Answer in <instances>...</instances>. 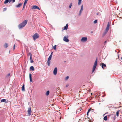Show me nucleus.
I'll list each match as a JSON object with an SVG mask.
<instances>
[{"mask_svg":"<svg viewBox=\"0 0 122 122\" xmlns=\"http://www.w3.org/2000/svg\"><path fill=\"white\" fill-rule=\"evenodd\" d=\"M97 57L95 61V62L94 65H93V66L92 69V72L93 73L96 67V66L97 64Z\"/></svg>","mask_w":122,"mask_h":122,"instance_id":"2","label":"nucleus"},{"mask_svg":"<svg viewBox=\"0 0 122 122\" xmlns=\"http://www.w3.org/2000/svg\"><path fill=\"white\" fill-rule=\"evenodd\" d=\"M52 54H53V52H52L51 54V55H50V56L49 57L48 59V60L50 61L51 60L52 56Z\"/></svg>","mask_w":122,"mask_h":122,"instance_id":"12","label":"nucleus"},{"mask_svg":"<svg viewBox=\"0 0 122 122\" xmlns=\"http://www.w3.org/2000/svg\"><path fill=\"white\" fill-rule=\"evenodd\" d=\"M103 68V69H105L104 67H106V65L103 63H102V66H101Z\"/></svg>","mask_w":122,"mask_h":122,"instance_id":"14","label":"nucleus"},{"mask_svg":"<svg viewBox=\"0 0 122 122\" xmlns=\"http://www.w3.org/2000/svg\"><path fill=\"white\" fill-rule=\"evenodd\" d=\"M119 110H118L116 112V115L117 117H118L119 116Z\"/></svg>","mask_w":122,"mask_h":122,"instance_id":"26","label":"nucleus"},{"mask_svg":"<svg viewBox=\"0 0 122 122\" xmlns=\"http://www.w3.org/2000/svg\"><path fill=\"white\" fill-rule=\"evenodd\" d=\"M27 2L26 1H25L24 3V5H23V7L24 8V7H25V5L26 4Z\"/></svg>","mask_w":122,"mask_h":122,"instance_id":"28","label":"nucleus"},{"mask_svg":"<svg viewBox=\"0 0 122 122\" xmlns=\"http://www.w3.org/2000/svg\"><path fill=\"white\" fill-rule=\"evenodd\" d=\"M68 86H69V85L67 84L66 85V87H68Z\"/></svg>","mask_w":122,"mask_h":122,"instance_id":"37","label":"nucleus"},{"mask_svg":"<svg viewBox=\"0 0 122 122\" xmlns=\"http://www.w3.org/2000/svg\"><path fill=\"white\" fill-rule=\"evenodd\" d=\"M29 75V78H30V82H32V79L31 74V73H30Z\"/></svg>","mask_w":122,"mask_h":122,"instance_id":"13","label":"nucleus"},{"mask_svg":"<svg viewBox=\"0 0 122 122\" xmlns=\"http://www.w3.org/2000/svg\"><path fill=\"white\" fill-rule=\"evenodd\" d=\"M9 2V3H10V1H9V0H6L4 2V3L5 4H6L8 3V2Z\"/></svg>","mask_w":122,"mask_h":122,"instance_id":"19","label":"nucleus"},{"mask_svg":"<svg viewBox=\"0 0 122 122\" xmlns=\"http://www.w3.org/2000/svg\"><path fill=\"white\" fill-rule=\"evenodd\" d=\"M67 37H66V36H65L63 38V40L64 41L67 42H68L69 41L68 39L67 38Z\"/></svg>","mask_w":122,"mask_h":122,"instance_id":"7","label":"nucleus"},{"mask_svg":"<svg viewBox=\"0 0 122 122\" xmlns=\"http://www.w3.org/2000/svg\"><path fill=\"white\" fill-rule=\"evenodd\" d=\"M97 15H98V13H97Z\"/></svg>","mask_w":122,"mask_h":122,"instance_id":"45","label":"nucleus"},{"mask_svg":"<svg viewBox=\"0 0 122 122\" xmlns=\"http://www.w3.org/2000/svg\"><path fill=\"white\" fill-rule=\"evenodd\" d=\"M10 73H9L6 76V77H8L10 75Z\"/></svg>","mask_w":122,"mask_h":122,"instance_id":"30","label":"nucleus"},{"mask_svg":"<svg viewBox=\"0 0 122 122\" xmlns=\"http://www.w3.org/2000/svg\"><path fill=\"white\" fill-rule=\"evenodd\" d=\"M68 24H67L66 26L64 27V30H67L68 28Z\"/></svg>","mask_w":122,"mask_h":122,"instance_id":"20","label":"nucleus"},{"mask_svg":"<svg viewBox=\"0 0 122 122\" xmlns=\"http://www.w3.org/2000/svg\"><path fill=\"white\" fill-rule=\"evenodd\" d=\"M121 59L122 60V57H121Z\"/></svg>","mask_w":122,"mask_h":122,"instance_id":"44","label":"nucleus"},{"mask_svg":"<svg viewBox=\"0 0 122 122\" xmlns=\"http://www.w3.org/2000/svg\"><path fill=\"white\" fill-rule=\"evenodd\" d=\"M57 72V67H55L53 71V74L54 75H56Z\"/></svg>","mask_w":122,"mask_h":122,"instance_id":"8","label":"nucleus"},{"mask_svg":"<svg viewBox=\"0 0 122 122\" xmlns=\"http://www.w3.org/2000/svg\"><path fill=\"white\" fill-rule=\"evenodd\" d=\"M97 20H95L94 22V24L96 23L97 22Z\"/></svg>","mask_w":122,"mask_h":122,"instance_id":"34","label":"nucleus"},{"mask_svg":"<svg viewBox=\"0 0 122 122\" xmlns=\"http://www.w3.org/2000/svg\"><path fill=\"white\" fill-rule=\"evenodd\" d=\"M82 109L81 108H80L79 109H77L76 110V113H80V112Z\"/></svg>","mask_w":122,"mask_h":122,"instance_id":"15","label":"nucleus"},{"mask_svg":"<svg viewBox=\"0 0 122 122\" xmlns=\"http://www.w3.org/2000/svg\"><path fill=\"white\" fill-rule=\"evenodd\" d=\"M49 93V91H47L46 93V95L47 96H48Z\"/></svg>","mask_w":122,"mask_h":122,"instance_id":"27","label":"nucleus"},{"mask_svg":"<svg viewBox=\"0 0 122 122\" xmlns=\"http://www.w3.org/2000/svg\"><path fill=\"white\" fill-rule=\"evenodd\" d=\"M4 46L5 48H7L8 46V44L7 43H5L4 45Z\"/></svg>","mask_w":122,"mask_h":122,"instance_id":"17","label":"nucleus"},{"mask_svg":"<svg viewBox=\"0 0 122 122\" xmlns=\"http://www.w3.org/2000/svg\"><path fill=\"white\" fill-rule=\"evenodd\" d=\"M37 6H36V5H34V6H33V7H32L31 8L32 9H37Z\"/></svg>","mask_w":122,"mask_h":122,"instance_id":"18","label":"nucleus"},{"mask_svg":"<svg viewBox=\"0 0 122 122\" xmlns=\"http://www.w3.org/2000/svg\"><path fill=\"white\" fill-rule=\"evenodd\" d=\"M104 120L105 121H106L107 120V117L106 116H105L104 117Z\"/></svg>","mask_w":122,"mask_h":122,"instance_id":"25","label":"nucleus"},{"mask_svg":"<svg viewBox=\"0 0 122 122\" xmlns=\"http://www.w3.org/2000/svg\"><path fill=\"white\" fill-rule=\"evenodd\" d=\"M106 41H105L104 42V43H105V44L106 43Z\"/></svg>","mask_w":122,"mask_h":122,"instance_id":"40","label":"nucleus"},{"mask_svg":"<svg viewBox=\"0 0 122 122\" xmlns=\"http://www.w3.org/2000/svg\"><path fill=\"white\" fill-rule=\"evenodd\" d=\"M30 70H31L32 71H33L34 70V67L32 66L31 67H30Z\"/></svg>","mask_w":122,"mask_h":122,"instance_id":"23","label":"nucleus"},{"mask_svg":"<svg viewBox=\"0 0 122 122\" xmlns=\"http://www.w3.org/2000/svg\"><path fill=\"white\" fill-rule=\"evenodd\" d=\"M56 45H54L53 47V48L55 50L56 49Z\"/></svg>","mask_w":122,"mask_h":122,"instance_id":"33","label":"nucleus"},{"mask_svg":"<svg viewBox=\"0 0 122 122\" xmlns=\"http://www.w3.org/2000/svg\"><path fill=\"white\" fill-rule=\"evenodd\" d=\"M39 36L38 34L35 33L32 36V37L33 40L35 41L36 39L38 38Z\"/></svg>","mask_w":122,"mask_h":122,"instance_id":"3","label":"nucleus"},{"mask_svg":"<svg viewBox=\"0 0 122 122\" xmlns=\"http://www.w3.org/2000/svg\"><path fill=\"white\" fill-rule=\"evenodd\" d=\"M28 20H26L24 21L22 23L18 25V27L19 29H20L24 27L27 23Z\"/></svg>","mask_w":122,"mask_h":122,"instance_id":"1","label":"nucleus"},{"mask_svg":"<svg viewBox=\"0 0 122 122\" xmlns=\"http://www.w3.org/2000/svg\"><path fill=\"white\" fill-rule=\"evenodd\" d=\"M1 101L2 102H4L6 103L8 102V101L7 100V101L5 99H2L1 100Z\"/></svg>","mask_w":122,"mask_h":122,"instance_id":"11","label":"nucleus"},{"mask_svg":"<svg viewBox=\"0 0 122 122\" xmlns=\"http://www.w3.org/2000/svg\"><path fill=\"white\" fill-rule=\"evenodd\" d=\"M110 25L109 22H108V23L107 26L105 30V33H106L108 31L109 29Z\"/></svg>","mask_w":122,"mask_h":122,"instance_id":"4","label":"nucleus"},{"mask_svg":"<svg viewBox=\"0 0 122 122\" xmlns=\"http://www.w3.org/2000/svg\"><path fill=\"white\" fill-rule=\"evenodd\" d=\"M69 78V77L68 76H67L65 78V80H67Z\"/></svg>","mask_w":122,"mask_h":122,"instance_id":"31","label":"nucleus"},{"mask_svg":"<svg viewBox=\"0 0 122 122\" xmlns=\"http://www.w3.org/2000/svg\"><path fill=\"white\" fill-rule=\"evenodd\" d=\"M91 33H93V31H91Z\"/></svg>","mask_w":122,"mask_h":122,"instance_id":"43","label":"nucleus"},{"mask_svg":"<svg viewBox=\"0 0 122 122\" xmlns=\"http://www.w3.org/2000/svg\"><path fill=\"white\" fill-rule=\"evenodd\" d=\"M28 1V0H25V1H26L27 2Z\"/></svg>","mask_w":122,"mask_h":122,"instance_id":"41","label":"nucleus"},{"mask_svg":"<svg viewBox=\"0 0 122 122\" xmlns=\"http://www.w3.org/2000/svg\"><path fill=\"white\" fill-rule=\"evenodd\" d=\"M22 4L21 3H20L16 6V7L18 8L20 7L21 6Z\"/></svg>","mask_w":122,"mask_h":122,"instance_id":"16","label":"nucleus"},{"mask_svg":"<svg viewBox=\"0 0 122 122\" xmlns=\"http://www.w3.org/2000/svg\"><path fill=\"white\" fill-rule=\"evenodd\" d=\"M91 110V109L90 108L88 110V112L87 113V116H88V113H89V112Z\"/></svg>","mask_w":122,"mask_h":122,"instance_id":"29","label":"nucleus"},{"mask_svg":"<svg viewBox=\"0 0 122 122\" xmlns=\"http://www.w3.org/2000/svg\"><path fill=\"white\" fill-rule=\"evenodd\" d=\"M12 0H9V1H10V2Z\"/></svg>","mask_w":122,"mask_h":122,"instance_id":"42","label":"nucleus"},{"mask_svg":"<svg viewBox=\"0 0 122 122\" xmlns=\"http://www.w3.org/2000/svg\"><path fill=\"white\" fill-rule=\"evenodd\" d=\"M28 114L29 115H31V107H30L28 109Z\"/></svg>","mask_w":122,"mask_h":122,"instance_id":"9","label":"nucleus"},{"mask_svg":"<svg viewBox=\"0 0 122 122\" xmlns=\"http://www.w3.org/2000/svg\"><path fill=\"white\" fill-rule=\"evenodd\" d=\"M15 0H12V2L13 3L15 2Z\"/></svg>","mask_w":122,"mask_h":122,"instance_id":"39","label":"nucleus"},{"mask_svg":"<svg viewBox=\"0 0 122 122\" xmlns=\"http://www.w3.org/2000/svg\"><path fill=\"white\" fill-rule=\"evenodd\" d=\"M24 86V84L22 87V90L23 91H24L25 90Z\"/></svg>","mask_w":122,"mask_h":122,"instance_id":"24","label":"nucleus"},{"mask_svg":"<svg viewBox=\"0 0 122 122\" xmlns=\"http://www.w3.org/2000/svg\"><path fill=\"white\" fill-rule=\"evenodd\" d=\"M37 9H38L39 10H40V8H39L37 6Z\"/></svg>","mask_w":122,"mask_h":122,"instance_id":"38","label":"nucleus"},{"mask_svg":"<svg viewBox=\"0 0 122 122\" xmlns=\"http://www.w3.org/2000/svg\"><path fill=\"white\" fill-rule=\"evenodd\" d=\"M47 64L48 66H49L50 64V61L47 60Z\"/></svg>","mask_w":122,"mask_h":122,"instance_id":"22","label":"nucleus"},{"mask_svg":"<svg viewBox=\"0 0 122 122\" xmlns=\"http://www.w3.org/2000/svg\"><path fill=\"white\" fill-rule=\"evenodd\" d=\"M87 40V37H83L81 40V41L82 42H85Z\"/></svg>","mask_w":122,"mask_h":122,"instance_id":"6","label":"nucleus"},{"mask_svg":"<svg viewBox=\"0 0 122 122\" xmlns=\"http://www.w3.org/2000/svg\"><path fill=\"white\" fill-rule=\"evenodd\" d=\"M82 0H78V5H80L81 3Z\"/></svg>","mask_w":122,"mask_h":122,"instance_id":"21","label":"nucleus"},{"mask_svg":"<svg viewBox=\"0 0 122 122\" xmlns=\"http://www.w3.org/2000/svg\"><path fill=\"white\" fill-rule=\"evenodd\" d=\"M83 5H82L81 6V9L80 10L79 15H80L83 10Z\"/></svg>","mask_w":122,"mask_h":122,"instance_id":"10","label":"nucleus"},{"mask_svg":"<svg viewBox=\"0 0 122 122\" xmlns=\"http://www.w3.org/2000/svg\"><path fill=\"white\" fill-rule=\"evenodd\" d=\"M72 3H70V4L69 6V7L70 8L72 6Z\"/></svg>","mask_w":122,"mask_h":122,"instance_id":"32","label":"nucleus"},{"mask_svg":"<svg viewBox=\"0 0 122 122\" xmlns=\"http://www.w3.org/2000/svg\"><path fill=\"white\" fill-rule=\"evenodd\" d=\"M15 44H14V45L13 48V50H14L15 49Z\"/></svg>","mask_w":122,"mask_h":122,"instance_id":"35","label":"nucleus"},{"mask_svg":"<svg viewBox=\"0 0 122 122\" xmlns=\"http://www.w3.org/2000/svg\"><path fill=\"white\" fill-rule=\"evenodd\" d=\"M28 56H30V61L31 63H33V61L32 59V55L30 52L28 54Z\"/></svg>","mask_w":122,"mask_h":122,"instance_id":"5","label":"nucleus"},{"mask_svg":"<svg viewBox=\"0 0 122 122\" xmlns=\"http://www.w3.org/2000/svg\"><path fill=\"white\" fill-rule=\"evenodd\" d=\"M6 9H7L6 8H4V11H6Z\"/></svg>","mask_w":122,"mask_h":122,"instance_id":"36","label":"nucleus"}]
</instances>
